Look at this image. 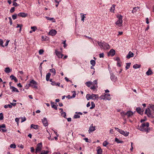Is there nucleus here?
<instances>
[{"instance_id":"obj_1","label":"nucleus","mask_w":154,"mask_h":154,"mask_svg":"<svg viewBox=\"0 0 154 154\" xmlns=\"http://www.w3.org/2000/svg\"><path fill=\"white\" fill-rule=\"evenodd\" d=\"M149 123L148 122L143 123L141 125L140 131L149 132L150 130V128H149Z\"/></svg>"},{"instance_id":"obj_2","label":"nucleus","mask_w":154,"mask_h":154,"mask_svg":"<svg viewBox=\"0 0 154 154\" xmlns=\"http://www.w3.org/2000/svg\"><path fill=\"white\" fill-rule=\"evenodd\" d=\"M86 98L87 100L90 99H93L94 100L98 101L99 98V95L98 94H88L86 96Z\"/></svg>"},{"instance_id":"obj_3","label":"nucleus","mask_w":154,"mask_h":154,"mask_svg":"<svg viewBox=\"0 0 154 154\" xmlns=\"http://www.w3.org/2000/svg\"><path fill=\"white\" fill-rule=\"evenodd\" d=\"M97 43L100 48H103L104 49H108L109 48V45L104 42H97Z\"/></svg>"},{"instance_id":"obj_4","label":"nucleus","mask_w":154,"mask_h":154,"mask_svg":"<svg viewBox=\"0 0 154 154\" xmlns=\"http://www.w3.org/2000/svg\"><path fill=\"white\" fill-rule=\"evenodd\" d=\"M145 113L149 117H152L154 114V112L149 108H147L145 111Z\"/></svg>"},{"instance_id":"obj_5","label":"nucleus","mask_w":154,"mask_h":154,"mask_svg":"<svg viewBox=\"0 0 154 154\" xmlns=\"http://www.w3.org/2000/svg\"><path fill=\"white\" fill-rule=\"evenodd\" d=\"M37 83L34 80L32 79L31 81L29 84V86H31L32 88H37Z\"/></svg>"},{"instance_id":"obj_6","label":"nucleus","mask_w":154,"mask_h":154,"mask_svg":"<svg viewBox=\"0 0 154 154\" xmlns=\"http://www.w3.org/2000/svg\"><path fill=\"white\" fill-rule=\"evenodd\" d=\"M42 143H38L37 145V147L36 148L35 153H37L39 152H40L42 149Z\"/></svg>"},{"instance_id":"obj_7","label":"nucleus","mask_w":154,"mask_h":154,"mask_svg":"<svg viewBox=\"0 0 154 154\" xmlns=\"http://www.w3.org/2000/svg\"><path fill=\"white\" fill-rule=\"evenodd\" d=\"M110 79L114 82H115L118 79L117 77L113 73L110 74Z\"/></svg>"},{"instance_id":"obj_8","label":"nucleus","mask_w":154,"mask_h":154,"mask_svg":"<svg viewBox=\"0 0 154 154\" xmlns=\"http://www.w3.org/2000/svg\"><path fill=\"white\" fill-rule=\"evenodd\" d=\"M115 54V51L114 49H111L108 54V56H113Z\"/></svg>"},{"instance_id":"obj_9","label":"nucleus","mask_w":154,"mask_h":154,"mask_svg":"<svg viewBox=\"0 0 154 154\" xmlns=\"http://www.w3.org/2000/svg\"><path fill=\"white\" fill-rule=\"evenodd\" d=\"M42 122L44 125L45 127L47 126L48 125V123L46 118L45 117L43 119H42Z\"/></svg>"},{"instance_id":"obj_10","label":"nucleus","mask_w":154,"mask_h":154,"mask_svg":"<svg viewBox=\"0 0 154 154\" xmlns=\"http://www.w3.org/2000/svg\"><path fill=\"white\" fill-rule=\"evenodd\" d=\"M57 33V31L54 29H52L48 33L49 35L52 36L55 35Z\"/></svg>"},{"instance_id":"obj_11","label":"nucleus","mask_w":154,"mask_h":154,"mask_svg":"<svg viewBox=\"0 0 154 154\" xmlns=\"http://www.w3.org/2000/svg\"><path fill=\"white\" fill-rule=\"evenodd\" d=\"M56 55L59 58H62L63 55L62 54L60 51H55Z\"/></svg>"},{"instance_id":"obj_12","label":"nucleus","mask_w":154,"mask_h":154,"mask_svg":"<svg viewBox=\"0 0 154 154\" xmlns=\"http://www.w3.org/2000/svg\"><path fill=\"white\" fill-rule=\"evenodd\" d=\"M95 130V126H93V124H92L91 126L89 127V129L88 130L89 133L90 134L91 132L94 131Z\"/></svg>"},{"instance_id":"obj_13","label":"nucleus","mask_w":154,"mask_h":154,"mask_svg":"<svg viewBox=\"0 0 154 154\" xmlns=\"http://www.w3.org/2000/svg\"><path fill=\"white\" fill-rule=\"evenodd\" d=\"M121 134L125 136H127L129 134V132L127 131H124L121 130L119 132Z\"/></svg>"},{"instance_id":"obj_14","label":"nucleus","mask_w":154,"mask_h":154,"mask_svg":"<svg viewBox=\"0 0 154 154\" xmlns=\"http://www.w3.org/2000/svg\"><path fill=\"white\" fill-rule=\"evenodd\" d=\"M18 16L23 17H25L27 16V14L25 13H20L18 14Z\"/></svg>"},{"instance_id":"obj_15","label":"nucleus","mask_w":154,"mask_h":154,"mask_svg":"<svg viewBox=\"0 0 154 154\" xmlns=\"http://www.w3.org/2000/svg\"><path fill=\"white\" fill-rule=\"evenodd\" d=\"M134 54L131 51H129L126 56V57L128 59H129L131 57H132L134 56Z\"/></svg>"},{"instance_id":"obj_16","label":"nucleus","mask_w":154,"mask_h":154,"mask_svg":"<svg viewBox=\"0 0 154 154\" xmlns=\"http://www.w3.org/2000/svg\"><path fill=\"white\" fill-rule=\"evenodd\" d=\"M97 154H102V150L100 146H98L97 148Z\"/></svg>"},{"instance_id":"obj_17","label":"nucleus","mask_w":154,"mask_h":154,"mask_svg":"<svg viewBox=\"0 0 154 154\" xmlns=\"http://www.w3.org/2000/svg\"><path fill=\"white\" fill-rule=\"evenodd\" d=\"M10 78L11 80H14L15 82H17L18 81L17 78L13 75H11L10 76Z\"/></svg>"},{"instance_id":"obj_18","label":"nucleus","mask_w":154,"mask_h":154,"mask_svg":"<svg viewBox=\"0 0 154 154\" xmlns=\"http://www.w3.org/2000/svg\"><path fill=\"white\" fill-rule=\"evenodd\" d=\"M136 111L140 115H142L143 113V111L141 110L140 107H137L136 109Z\"/></svg>"},{"instance_id":"obj_19","label":"nucleus","mask_w":154,"mask_h":154,"mask_svg":"<svg viewBox=\"0 0 154 154\" xmlns=\"http://www.w3.org/2000/svg\"><path fill=\"white\" fill-rule=\"evenodd\" d=\"M122 20H118L116 23V25L121 26L122 25Z\"/></svg>"},{"instance_id":"obj_20","label":"nucleus","mask_w":154,"mask_h":154,"mask_svg":"<svg viewBox=\"0 0 154 154\" xmlns=\"http://www.w3.org/2000/svg\"><path fill=\"white\" fill-rule=\"evenodd\" d=\"M11 88L10 89H12L11 91L12 92H19V91L14 86L11 87Z\"/></svg>"},{"instance_id":"obj_21","label":"nucleus","mask_w":154,"mask_h":154,"mask_svg":"<svg viewBox=\"0 0 154 154\" xmlns=\"http://www.w3.org/2000/svg\"><path fill=\"white\" fill-rule=\"evenodd\" d=\"M105 99L108 100H110L111 99L110 94H105Z\"/></svg>"},{"instance_id":"obj_22","label":"nucleus","mask_w":154,"mask_h":154,"mask_svg":"<svg viewBox=\"0 0 154 154\" xmlns=\"http://www.w3.org/2000/svg\"><path fill=\"white\" fill-rule=\"evenodd\" d=\"M153 73L152 72L151 70L149 68L148 70L146 72V74L147 75H149L152 74Z\"/></svg>"},{"instance_id":"obj_23","label":"nucleus","mask_w":154,"mask_h":154,"mask_svg":"<svg viewBox=\"0 0 154 154\" xmlns=\"http://www.w3.org/2000/svg\"><path fill=\"white\" fill-rule=\"evenodd\" d=\"M133 114V113L131 111H129L127 112V115L128 117H130V116H132Z\"/></svg>"},{"instance_id":"obj_24","label":"nucleus","mask_w":154,"mask_h":154,"mask_svg":"<svg viewBox=\"0 0 154 154\" xmlns=\"http://www.w3.org/2000/svg\"><path fill=\"white\" fill-rule=\"evenodd\" d=\"M38 127L39 126L36 125L32 124L31 125V128H34L35 129H38Z\"/></svg>"},{"instance_id":"obj_25","label":"nucleus","mask_w":154,"mask_h":154,"mask_svg":"<svg viewBox=\"0 0 154 154\" xmlns=\"http://www.w3.org/2000/svg\"><path fill=\"white\" fill-rule=\"evenodd\" d=\"M51 75V74L49 72H48L47 74L46 75V79L47 81H49Z\"/></svg>"},{"instance_id":"obj_26","label":"nucleus","mask_w":154,"mask_h":154,"mask_svg":"<svg viewBox=\"0 0 154 154\" xmlns=\"http://www.w3.org/2000/svg\"><path fill=\"white\" fill-rule=\"evenodd\" d=\"M148 108H149L152 111L154 112V105L149 104Z\"/></svg>"},{"instance_id":"obj_27","label":"nucleus","mask_w":154,"mask_h":154,"mask_svg":"<svg viewBox=\"0 0 154 154\" xmlns=\"http://www.w3.org/2000/svg\"><path fill=\"white\" fill-rule=\"evenodd\" d=\"M80 15H81V20H82V21H83V22H84V20L85 19V15H86V14H83L82 13H81Z\"/></svg>"},{"instance_id":"obj_28","label":"nucleus","mask_w":154,"mask_h":154,"mask_svg":"<svg viewBox=\"0 0 154 154\" xmlns=\"http://www.w3.org/2000/svg\"><path fill=\"white\" fill-rule=\"evenodd\" d=\"M86 85L88 87H90V86L92 85V82L88 81L85 83Z\"/></svg>"},{"instance_id":"obj_29","label":"nucleus","mask_w":154,"mask_h":154,"mask_svg":"<svg viewBox=\"0 0 154 154\" xmlns=\"http://www.w3.org/2000/svg\"><path fill=\"white\" fill-rule=\"evenodd\" d=\"M141 65L137 64H135L133 66V68L134 69H136L140 68V67Z\"/></svg>"},{"instance_id":"obj_30","label":"nucleus","mask_w":154,"mask_h":154,"mask_svg":"<svg viewBox=\"0 0 154 154\" xmlns=\"http://www.w3.org/2000/svg\"><path fill=\"white\" fill-rule=\"evenodd\" d=\"M51 104L52 108L54 109H57V107L56 105L54 104V102H51Z\"/></svg>"},{"instance_id":"obj_31","label":"nucleus","mask_w":154,"mask_h":154,"mask_svg":"<svg viewBox=\"0 0 154 154\" xmlns=\"http://www.w3.org/2000/svg\"><path fill=\"white\" fill-rule=\"evenodd\" d=\"M139 8L138 7L134 8L132 11V12L133 13H134L136 12L137 10Z\"/></svg>"},{"instance_id":"obj_32","label":"nucleus","mask_w":154,"mask_h":154,"mask_svg":"<svg viewBox=\"0 0 154 154\" xmlns=\"http://www.w3.org/2000/svg\"><path fill=\"white\" fill-rule=\"evenodd\" d=\"M115 5H113L112 6V7H111L110 9V12H113L114 13V10H115Z\"/></svg>"},{"instance_id":"obj_33","label":"nucleus","mask_w":154,"mask_h":154,"mask_svg":"<svg viewBox=\"0 0 154 154\" xmlns=\"http://www.w3.org/2000/svg\"><path fill=\"white\" fill-rule=\"evenodd\" d=\"M5 72L7 73H8L11 72V70L9 68L6 67L5 69Z\"/></svg>"},{"instance_id":"obj_34","label":"nucleus","mask_w":154,"mask_h":154,"mask_svg":"<svg viewBox=\"0 0 154 154\" xmlns=\"http://www.w3.org/2000/svg\"><path fill=\"white\" fill-rule=\"evenodd\" d=\"M50 72L53 73V75H54L56 74V71L53 68L50 69Z\"/></svg>"},{"instance_id":"obj_35","label":"nucleus","mask_w":154,"mask_h":154,"mask_svg":"<svg viewBox=\"0 0 154 154\" xmlns=\"http://www.w3.org/2000/svg\"><path fill=\"white\" fill-rule=\"evenodd\" d=\"M51 84L53 85H57L58 86H60V83L59 82L56 83L55 82H52V83H51Z\"/></svg>"},{"instance_id":"obj_36","label":"nucleus","mask_w":154,"mask_h":154,"mask_svg":"<svg viewBox=\"0 0 154 154\" xmlns=\"http://www.w3.org/2000/svg\"><path fill=\"white\" fill-rule=\"evenodd\" d=\"M117 17L118 18V20H122V16L121 14H118Z\"/></svg>"},{"instance_id":"obj_37","label":"nucleus","mask_w":154,"mask_h":154,"mask_svg":"<svg viewBox=\"0 0 154 154\" xmlns=\"http://www.w3.org/2000/svg\"><path fill=\"white\" fill-rule=\"evenodd\" d=\"M4 107L6 109L8 107L11 108L12 107V105L11 104L5 105L4 106Z\"/></svg>"},{"instance_id":"obj_38","label":"nucleus","mask_w":154,"mask_h":154,"mask_svg":"<svg viewBox=\"0 0 154 154\" xmlns=\"http://www.w3.org/2000/svg\"><path fill=\"white\" fill-rule=\"evenodd\" d=\"M91 106L90 108V109H92L95 107V104L93 102H91Z\"/></svg>"},{"instance_id":"obj_39","label":"nucleus","mask_w":154,"mask_h":154,"mask_svg":"<svg viewBox=\"0 0 154 154\" xmlns=\"http://www.w3.org/2000/svg\"><path fill=\"white\" fill-rule=\"evenodd\" d=\"M91 64L93 66H94L95 65L96 62L95 60H91L90 61Z\"/></svg>"},{"instance_id":"obj_40","label":"nucleus","mask_w":154,"mask_h":154,"mask_svg":"<svg viewBox=\"0 0 154 154\" xmlns=\"http://www.w3.org/2000/svg\"><path fill=\"white\" fill-rule=\"evenodd\" d=\"M98 86L97 85H93L92 86H91L90 88V89L92 90H95L96 88H97Z\"/></svg>"},{"instance_id":"obj_41","label":"nucleus","mask_w":154,"mask_h":154,"mask_svg":"<svg viewBox=\"0 0 154 154\" xmlns=\"http://www.w3.org/2000/svg\"><path fill=\"white\" fill-rule=\"evenodd\" d=\"M131 63H126V66H125V69H128L129 68L131 65Z\"/></svg>"},{"instance_id":"obj_42","label":"nucleus","mask_w":154,"mask_h":154,"mask_svg":"<svg viewBox=\"0 0 154 154\" xmlns=\"http://www.w3.org/2000/svg\"><path fill=\"white\" fill-rule=\"evenodd\" d=\"M115 141L117 143H121L123 142L122 141H120L116 137L115 139Z\"/></svg>"},{"instance_id":"obj_43","label":"nucleus","mask_w":154,"mask_h":154,"mask_svg":"<svg viewBox=\"0 0 154 154\" xmlns=\"http://www.w3.org/2000/svg\"><path fill=\"white\" fill-rule=\"evenodd\" d=\"M48 151L42 150L40 154H48Z\"/></svg>"},{"instance_id":"obj_44","label":"nucleus","mask_w":154,"mask_h":154,"mask_svg":"<svg viewBox=\"0 0 154 154\" xmlns=\"http://www.w3.org/2000/svg\"><path fill=\"white\" fill-rule=\"evenodd\" d=\"M31 29L32 30L33 32H35L37 29V28L36 26H33L31 27Z\"/></svg>"},{"instance_id":"obj_45","label":"nucleus","mask_w":154,"mask_h":154,"mask_svg":"<svg viewBox=\"0 0 154 154\" xmlns=\"http://www.w3.org/2000/svg\"><path fill=\"white\" fill-rule=\"evenodd\" d=\"M109 143L107 141H105L103 142V146H106Z\"/></svg>"},{"instance_id":"obj_46","label":"nucleus","mask_w":154,"mask_h":154,"mask_svg":"<svg viewBox=\"0 0 154 154\" xmlns=\"http://www.w3.org/2000/svg\"><path fill=\"white\" fill-rule=\"evenodd\" d=\"M99 98L100 100H105L106 98L105 97V94L104 95H101L100 97Z\"/></svg>"},{"instance_id":"obj_47","label":"nucleus","mask_w":154,"mask_h":154,"mask_svg":"<svg viewBox=\"0 0 154 154\" xmlns=\"http://www.w3.org/2000/svg\"><path fill=\"white\" fill-rule=\"evenodd\" d=\"M16 0H14L13 2V5L16 7L19 5H18L16 2Z\"/></svg>"},{"instance_id":"obj_48","label":"nucleus","mask_w":154,"mask_h":154,"mask_svg":"<svg viewBox=\"0 0 154 154\" xmlns=\"http://www.w3.org/2000/svg\"><path fill=\"white\" fill-rule=\"evenodd\" d=\"M3 41L2 40L0 39V46H1L2 47H4V45H3Z\"/></svg>"},{"instance_id":"obj_49","label":"nucleus","mask_w":154,"mask_h":154,"mask_svg":"<svg viewBox=\"0 0 154 154\" xmlns=\"http://www.w3.org/2000/svg\"><path fill=\"white\" fill-rule=\"evenodd\" d=\"M97 80H94L93 82H92V85H97Z\"/></svg>"},{"instance_id":"obj_50","label":"nucleus","mask_w":154,"mask_h":154,"mask_svg":"<svg viewBox=\"0 0 154 154\" xmlns=\"http://www.w3.org/2000/svg\"><path fill=\"white\" fill-rule=\"evenodd\" d=\"M10 147L11 148H14V149H15L16 148V145H15V144H11V145H10Z\"/></svg>"},{"instance_id":"obj_51","label":"nucleus","mask_w":154,"mask_h":154,"mask_svg":"<svg viewBox=\"0 0 154 154\" xmlns=\"http://www.w3.org/2000/svg\"><path fill=\"white\" fill-rule=\"evenodd\" d=\"M17 15L16 14H15L13 15L12 16V19L14 20L16 19L17 18Z\"/></svg>"},{"instance_id":"obj_52","label":"nucleus","mask_w":154,"mask_h":154,"mask_svg":"<svg viewBox=\"0 0 154 154\" xmlns=\"http://www.w3.org/2000/svg\"><path fill=\"white\" fill-rule=\"evenodd\" d=\"M80 117V116L78 115L75 114L73 117L74 119H78Z\"/></svg>"},{"instance_id":"obj_53","label":"nucleus","mask_w":154,"mask_h":154,"mask_svg":"<svg viewBox=\"0 0 154 154\" xmlns=\"http://www.w3.org/2000/svg\"><path fill=\"white\" fill-rule=\"evenodd\" d=\"M121 114L122 116H125L127 115V112H121Z\"/></svg>"},{"instance_id":"obj_54","label":"nucleus","mask_w":154,"mask_h":154,"mask_svg":"<svg viewBox=\"0 0 154 154\" xmlns=\"http://www.w3.org/2000/svg\"><path fill=\"white\" fill-rule=\"evenodd\" d=\"M3 113H0V120H2L3 119Z\"/></svg>"},{"instance_id":"obj_55","label":"nucleus","mask_w":154,"mask_h":154,"mask_svg":"<svg viewBox=\"0 0 154 154\" xmlns=\"http://www.w3.org/2000/svg\"><path fill=\"white\" fill-rule=\"evenodd\" d=\"M44 52V51L43 49H40L39 50V54L40 55H41L43 54Z\"/></svg>"},{"instance_id":"obj_56","label":"nucleus","mask_w":154,"mask_h":154,"mask_svg":"<svg viewBox=\"0 0 154 154\" xmlns=\"http://www.w3.org/2000/svg\"><path fill=\"white\" fill-rule=\"evenodd\" d=\"M61 115L64 118H66V114L65 112H62L61 113Z\"/></svg>"},{"instance_id":"obj_57","label":"nucleus","mask_w":154,"mask_h":154,"mask_svg":"<svg viewBox=\"0 0 154 154\" xmlns=\"http://www.w3.org/2000/svg\"><path fill=\"white\" fill-rule=\"evenodd\" d=\"M15 8L14 7H12L10 10V12L11 13H13L14 11Z\"/></svg>"},{"instance_id":"obj_58","label":"nucleus","mask_w":154,"mask_h":154,"mask_svg":"<svg viewBox=\"0 0 154 154\" xmlns=\"http://www.w3.org/2000/svg\"><path fill=\"white\" fill-rule=\"evenodd\" d=\"M104 53H102L101 54H99V57L100 58H102V57L103 58L104 57Z\"/></svg>"},{"instance_id":"obj_59","label":"nucleus","mask_w":154,"mask_h":154,"mask_svg":"<svg viewBox=\"0 0 154 154\" xmlns=\"http://www.w3.org/2000/svg\"><path fill=\"white\" fill-rule=\"evenodd\" d=\"M46 18L48 20H53L54 19V18H50L47 17H46Z\"/></svg>"},{"instance_id":"obj_60","label":"nucleus","mask_w":154,"mask_h":154,"mask_svg":"<svg viewBox=\"0 0 154 154\" xmlns=\"http://www.w3.org/2000/svg\"><path fill=\"white\" fill-rule=\"evenodd\" d=\"M74 92L73 94H72V96H71V97L72 98H74L75 97L76 95V92L75 91H74L73 92Z\"/></svg>"},{"instance_id":"obj_61","label":"nucleus","mask_w":154,"mask_h":154,"mask_svg":"<svg viewBox=\"0 0 154 154\" xmlns=\"http://www.w3.org/2000/svg\"><path fill=\"white\" fill-rule=\"evenodd\" d=\"M9 41H10L8 40L6 41V42L5 44V46H7L8 45V43H9Z\"/></svg>"},{"instance_id":"obj_62","label":"nucleus","mask_w":154,"mask_h":154,"mask_svg":"<svg viewBox=\"0 0 154 154\" xmlns=\"http://www.w3.org/2000/svg\"><path fill=\"white\" fill-rule=\"evenodd\" d=\"M5 127H6L5 125L4 124H3L2 125H0V127H1V128H5Z\"/></svg>"},{"instance_id":"obj_63","label":"nucleus","mask_w":154,"mask_h":154,"mask_svg":"<svg viewBox=\"0 0 154 154\" xmlns=\"http://www.w3.org/2000/svg\"><path fill=\"white\" fill-rule=\"evenodd\" d=\"M66 41L65 40L63 42V44H64L63 47L64 48H65L66 46Z\"/></svg>"},{"instance_id":"obj_64","label":"nucleus","mask_w":154,"mask_h":154,"mask_svg":"<svg viewBox=\"0 0 154 154\" xmlns=\"http://www.w3.org/2000/svg\"><path fill=\"white\" fill-rule=\"evenodd\" d=\"M31 151L32 152H34V149L33 147H31L30 148Z\"/></svg>"}]
</instances>
